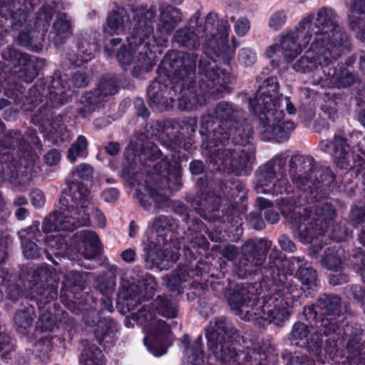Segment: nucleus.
<instances>
[{
	"mask_svg": "<svg viewBox=\"0 0 365 365\" xmlns=\"http://www.w3.org/2000/svg\"><path fill=\"white\" fill-rule=\"evenodd\" d=\"M297 41L302 51L309 48L293 65L297 72L312 73L323 68L325 78H319L317 85L322 88H346L358 84L356 91H365V82L357 80L343 64L334 65L337 59L351 48V38L338 24L335 11L320 8L316 14L310 13L297 25Z\"/></svg>",
	"mask_w": 365,
	"mask_h": 365,
	"instance_id": "obj_1",
	"label": "nucleus"
},
{
	"mask_svg": "<svg viewBox=\"0 0 365 365\" xmlns=\"http://www.w3.org/2000/svg\"><path fill=\"white\" fill-rule=\"evenodd\" d=\"M229 30L227 21H219L217 14L210 12L203 26L197 25L196 30L181 28L173 34L172 43L180 48L197 51L202 46L205 56L198 61L200 91H230V72L220 66L222 61L224 66L230 67L234 57V51L229 46L220 51V46L227 43Z\"/></svg>",
	"mask_w": 365,
	"mask_h": 365,
	"instance_id": "obj_2",
	"label": "nucleus"
},
{
	"mask_svg": "<svg viewBox=\"0 0 365 365\" xmlns=\"http://www.w3.org/2000/svg\"><path fill=\"white\" fill-rule=\"evenodd\" d=\"M41 0H0V17L10 20L13 30L19 31L16 38L19 46L38 53L56 12L64 9L61 1H47L36 13L34 24L29 21V14Z\"/></svg>",
	"mask_w": 365,
	"mask_h": 365,
	"instance_id": "obj_3",
	"label": "nucleus"
},
{
	"mask_svg": "<svg viewBox=\"0 0 365 365\" xmlns=\"http://www.w3.org/2000/svg\"><path fill=\"white\" fill-rule=\"evenodd\" d=\"M155 9L153 7L140 6L133 10L134 27L127 37L128 47L122 44L115 56L121 66L130 65L133 61V52L136 62L133 66V76L139 77L148 73L155 65V40L153 35L155 22Z\"/></svg>",
	"mask_w": 365,
	"mask_h": 365,
	"instance_id": "obj_4",
	"label": "nucleus"
},
{
	"mask_svg": "<svg viewBox=\"0 0 365 365\" xmlns=\"http://www.w3.org/2000/svg\"><path fill=\"white\" fill-rule=\"evenodd\" d=\"M61 210H56L43 220L42 229L44 232L56 230H73L81 225L89 224L88 214L83 217V222L78 221L79 206L86 208L90 203V191L79 182L68 183L67 188L62 192L59 200Z\"/></svg>",
	"mask_w": 365,
	"mask_h": 365,
	"instance_id": "obj_5",
	"label": "nucleus"
},
{
	"mask_svg": "<svg viewBox=\"0 0 365 365\" xmlns=\"http://www.w3.org/2000/svg\"><path fill=\"white\" fill-rule=\"evenodd\" d=\"M289 167L292 182L312 201L324 198L336 186L334 173L327 168L316 170L312 158L294 155Z\"/></svg>",
	"mask_w": 365,
	"mask_h": 365,
	"instance_id": "obj_6",
	"label": "nucleus"
},
{
	"mask_svg": "<svg viewBox=\"0 0 365 365\" xmlns=\"http://www.w3.org/2000/svg\"><path fill=\"white\" fill-rule=\"evenodd\" d=\"M239 336V331L224 318L217 319L207 328L208 349L221 365H247L251 361L252 356L247 354L245 361L240 362V354L235 347Z\"/></svg>",
	"mask_w": 365,
	"mask_h": 365,
	"instance_id": "obj_7",
	"label": "nucleus"
},
{
	"mask_svg": "<svg viewBox=\"0 0 365 365\" xmlns=\"http://www.w3.org/2000/svg\"><path fill=\"white\" fill-rule=\"evenodd\" d=\"M215 119L220 122L217 128L212 130L213 143H224L230 138L236 145H245L250 135L242 128L244 121L242 110L234 105L222 101L214 108Z\"/></svg>",
	"mask_w": 365,
	"mask_h": 365,
	"instance_id": "obj_8",
	"label": "nucleus"
},
{
	"mask_svg": "<svg viewBox=\"0 0 365 365\" xmlns=\"http://www.w3.org/2000/svg\"><path fill=\"white\" fill-rule=\"evenodd\" d=\"M336 215V209L329 203L317 205L314 210L306 208L302 212H294L300 240L309 243L314 239L323 235Z\"/></svg>",
	"mask_w": 365,
	"mask_h": 365,
	"instance_id": "obj_9",
	"label": "nucleus"
},
{
	"mask_svg": "<svg viewBox=\"0 0 365 365\" xmlns=\"http://www.w3.org/2000/svg\"><path fill=\"white\" fill-rule=\"evenodd\" d=\"M3 62L14 76L26 83L32 82L45 66V59L24 53L14 46H7L1 53Z\"/></svg>",
	"mask_w": 365,
	"mask_h": 365,
	"instance_id": "obj_10",
	"label": "nucleus"
},
{
	"mask_svg": "<svg viewBox=\"0 0 365 365\" xmlns=\"http://www.w3.org/2000/svg\"><path fill=\"white\" fill-rule=\"evenodd\" d=\"M199 54L179 51H168L163 61L167 70L178 76L180 88L179 91H197L196 68Z\"/></svg>",
	"mask_w": 365,
	"mask_h": 365,
	"instance_id": "obj_11",
	"label": "nucleus"
},
{
	"mask_svg": "<svg viewBox=\"0 0 365 365\" xmlns=\"http://www.w3.org/2000/svg\"><path fill=\"white\" fill-rule=\"evenodd\" d=\"M272 242L266 238L248 239L240 247V256L236 263L237 274L241 277L256 274L262 268Z\"/></svg>",
	"mask_w": 365,
	"mask_h": 365,
	"instance_id": "obj_12",
	"label": "nucleus"
},
{
	"mask_svg": "<svg viewBox=\"0 0 365 365\" xmlns=\"http://www.w3.org/2000/svg\"><path fill=\"white\" fill-rule=\"evenodd\" d=\"M138 318L143 323L145 332L144 344L155 356H160L166 352L165 342L170 333L169 325L163 320L157 319L145 308L140 309Z\"/></svg>",
	"mask_w": 365,
	"mask_h": 365,
	"instance_id": "obj_13",
	"label": "nucleus"
},
{
	"mask_svg": "<svg viewBox=\"0 0 365 365\" xmlns=\"http://www.w3.org/2000/svg\"><path fill=\"white\" fill-rule=\"evenodd\" d=\"M88 82V74L84 71H78L73 73L71 78L66 74L55 72L48 80L38 78L28 91H71L72 88H86Z\"/></svg>",
	"mask_w": 365,
	"mask_h": 365,
	"instance_id": "obj_14",
	"label": "nucleus"
},
{
	"mask_svg": "<svg viewBox=\"0 0 365 365\" xmlns=\"http://www.w3.org/2000/svg\"><path fill=\"white\" fill-rule=\"evenodd\" d=\"M282 95L272 96L269 93H254L249 97L250 109L258 115L260 128L268 121L279 120L282 116L279 109Z\"/></svg>",
	"mask_w": 365,
	"mask_h": 365,
	"instance_id": "obj_15",
	"label": "nucleus"
},
{
	"mask_svg": "<svg viewBox=\"0 0 365 365\" xmlns=\"http://www.w3.org/2000/svg\"><path fill=\"white\" fill-rule=\"evenodd\" d=\"M230 308L245 320H251L259 313L255 311L256 297L254 287L237 285L227 296Z\"/></svg>",
	"mask_w": 365,
	"mask_h": 365,
	"instance_id": "obj_16",
	"label": "nucleus"
},
{
	"mask_svg": "<svg viewBox=\"0 0 365 365\" xmlns=\"http://www.w3.org/2000/svg\"><path fill=\"white\" fill-rule=\"evenodd\" d=\"M297 26L294 30L288 31L282 37L279 44H274L267 48L265 55L267 58H272L271 63L273 69L279 67V60L274 58L277 54L281 53L284 61L290 63L302 53V48L297 41Z\"/></svg>",
	"mask_w": 365,
	"mask_h": 365,
	"instance_id": "obj_17",
	"label": "nucleus"
},
{
	"mask_svg": "<svg viewBox=\"0 0 365 365\" xmlns=\"http://www.w3.org/2000/svg\"><path fill=\"white\" fill-rule=\"evenodd\" d=\"M50 274L46 267H38L33 270L29 282L32 284L31 289L34 293L39 296V299L44 303L57 298V287L49 284Z\"/></svg>",
	"mask_w": 365,
	"mask_h": 365,
	"instance_id": "obj_18",
	"label": "nucleus"
},
{
	"mask_svg": "<svg viewBox=\"0 0 365 365\" xmlns=\"http://www.w3.org/2000/svg\"><path fill=\"white\" fill-rule=\"evenodd\" d=\"M341 299L336 294H324L316 304L304 307V314L307 319H317V316H340Z\"/></svg>",
	"mask_w": 365,
	"mask_h": 365,
	"instance_id": "obj_19",
	"label": "nucleus"
},
{
	"mask_svg": "<svg viewBox=\"0 0 365 365\" xmlns=\"http://www.w3.org/2000/svg\"><path fill=\"white\" fill-rule=\"evenodd\" d=\"M101 34L97 31H82L78 34V51L83 55L84 61H90L95 58V53L102 48Z\"/></svg>",
	"mask_w": 365,
	"mask_h": 365,
	"instance_id": "obj_20",
	"label": "nucleus"
},
{
	"mask_svg": "<svg viewBox=\"0 0 365 365\" xmlns=\"http://www.w3.org/2000/svg\"><path fill=\"white\" fill-rule=\"evenodd\" d=\"M284 113L282 110V118L274 121H268L261 128V133L264 139L267 140L274 139L279 142L287 138L288 135L294 130L295 125L290 120L284 121Z\"/></svg>",
	"mask_w": 365,
	"mask_h": 365,
	"instance_id": "obj_21",
	"label": "nucleus"
},
{
	"mask_svg": "<svg viewBox=\"0 0 365 365\" xmlns=\"http://www.w3.org/2000/svg\"><path fill=\"white\" fill-rule=\"evenodd\" d=\"M262 317L264 320L277 326L280 325L289 316L287 304L282 297H272L270 302L262 307Z\"/></svg>",
	"mask_w": 365,
	"mask_h": 365,
	"instance_id": "obj_22",
	"label": "nucleus"
},
{
	"mask_svg": "<svg viewBox=\"0 0 365 365\" xmlns=\"http://www.w3.org/2000/svg\"><path fill=\"white\" fill-rule=\"evenodd\" d=\"M332 143L334 145V158L336 165L342 169L354 168L356 156L351 152L346 139L341 135H336Z\"/></svg>",
	"mask_w": 365,
	"mask_h": 365,
	"instance_id": "obj_23",
	"label": "nucleus"
},
{
	"mask_svg": "<svg viewBox=\"0 0 365 365\" xmlns=\"http://www.w3.org/2000/svg\"><path fill=\"white\" fill-rule=\"evenodd\" d=\"M130 23V17L127 10L124 7L116 6L108 14L103 29L110 35L119 34Z\"/></svg>",
	"mask_w": 365,
	"mask_h": 365,
	"instance_id": "obj_24",
	"label": "nucleus"
},
{
	"mask_svg": "<svg viewBox=\"0 0 365 365\" xmlns=\"http://www.w3.org/2000/svg\"><path fill=\"white\" fill-rule=\"evenodd\" d=\"M287 263V260L282 256L281 253L276 248H274L268 257L267 262L264 265H262V268L260 270L262 274L267 278L274 279L282 272L292 274L294 267L290 265L287 271L284 270V266Z\"/></svg>",
	"mask_w": 365,
	"mask_h": 365,
	"instance_id": "obj_25",
	"label": "nucleus"
},
{
	"mask_svg": "<svg viewBox=\"0 0 365 365\" xmlns=\"http://www.w3.org/2000/svg\"><path fill=\"white\" fill-rule=\"evenodd\" d=\"M275 177L274 168L267 170L263 175L264 180H261L260 185L256 187L258 193H272L273 195L289 192L290 187L287 179L282 178L273 182Z\"/></svg>",
	"mask_w": 365,
	"mask_h": 365,
	"instance_id": "obj_26",
	"label": "nucleus"
},
{
	"mask_svg": "<svg viewBox=\"0 0 365 365\" xmlns=\"http://www.w3.org/2000/svg\"><path fill=\"white\" fill-rule=\"evenodd\" d=\"M133 86L130 80L122 74L107 73L102 76L97 83L96 91H119L123 90H133Z\"/></svg>",
	"mask_w": 365,
	"mask_h": 365,
	"instance_id": "obj_27",
	"label": "nucleus"
},
{
	"mask_svg": "<svg viewBox=\"0 0 365 365\" xmlns=\"http://www.w3.org/2000/svg\"><path fill=\"white\" fill-rule=\"evenodd\" d=\"M350 327L344 329V334L349 336L346 349L349 354L347 358L350 365H365V351H361V337L359 334H354L350 331Z\"/></svg>",
	"mask_w": 365,
	"mask_h": 365,
	"instance_id": "obj_28",
	"label": "nucleus"
},
{
	"mask_svg": "<svg viewBox=\"0 0 365 365\" xmlns=\"http://www.w3.org/2000/svg\"><path fill=\"white\" fill-rule=\"evenodd\" d=\"M191 278L190 269L186 266H179L165 278L168 289L171 292L182 294L185 283Z\"/></svg>",
	"mask_w": 365,
	"mask_h": 365,
	"instance_id": "obj_29",
	"label": "nucleus"
},
{
	"mask_svg": "<svg viewBox=\"0 0 365 365\" xmlns=\"http://www.w3.org/2000/svg\"><path fill=\"white\" fill-rule=\"evenodd\" d=\"M304 260V257H292L289 261V265L294 267L296 264L297 265V276L302 285L308 289H313L317 287V271L310 267H303Z\"/></svg>",
	"mask_w": 365,
	"mask_h": 365,
	"instance_id": "obj_30",
	"label": "nucleus"
},
{
	"mask_svg": "<svg viewBox=\"0 0 365 365\" xmlns=\"http://www.w3.org/2000/svg\"><path fill=\"white\" fill-rule=\"evenodd\" d=\"M153 309L161 316L173 319L177 317L178 304L171 296L159 295L153 302Z\"/></svg>",
	"mask_w": 365,
	"mask_h": 365,
	"instance_id": "obj_31",
	"label": "nucleus"
},
{
	"mask_svg": "<svg viewBox=\"0 0 365 365\" xmlns=\"http://www.w3.org/2000/svg\"><path fill=\"white\" fill-rule=\"evenodd\" d=\"M107 96V93H81L78 105L79 113L83 116L90 113L105 101Z\"/></svg>",
	"mask_w": 365,
	"mask_h": 365,
	"instance_id": "obj_32",
	"label": "nucleus"
},
{
	"mask_svg": "<svg viewBox=\"0 0 365 365\" xmlns=\"http://www.w3.org/2000/svg\"><path fill=\"white\" fill-rule=\"evenodd\" d=\"M174 220L172 217L160 215L155 218L153 222V230L156 234V238L163 242H169L173 235Z\"/></svg>",
	"mask_w": 365,
	"mask_h": 365,
	"instance_id": "obj_33",
	"label": "nucleus"
},
{
	"mask_svg": "<svg viewBox=\"0 0 365 365\" xmlns=\"http://www.w3.org/2000/svg\"><path fill=\"white\" fill-rule=\"evenodd\" d=\"M81 239L84 246L83 255L86 259H92L101 252L100 240L96 232L85 230L81 233Z\"/></svg>",
	"mask_w": 365,
	"mask_h": 365,
	"instance_id": "obj_34",
	"label": "nucleus"
},
{
	"mask_svg": "<svg viewBox=\"0 0 365 365\" xmlns=\"http://www.w3.org/2000/svg\"><path fill=\"white\" fill-rule=\"evenodd\" d=\"M53 30L55 34V44H62L64 40L72 34L71 23L66 14H58L53 24Z\"/></svg>",
	"mask_w": 365,
	"mask_h": 365,
	"instance_id": "obj_35",
	"label": "nucleus"
},
{
	"mask_svg": "<svg viewBox=\"0 0 365 365\" xmlns=\"http://www.w3.org/2000/svg\"><path fill=\"white\" fill-rule=\"evenodd\" d=\"M340 316H317V330L322 335L326 336L332 335H339L340 322L338 318Z\"/></svg>",
	"mask_w": 365,
	"mask_h": 365,
	"instance_id": "obj_36",
	"label": "nucleus"
},
{
	"mask_svg": "<svg viewBox=\"0 0 365 365\" xmlns=\"http://www.w3.org/2000/svg\"><path fill=\"white\" fill-rule=\"evenodd\" d=\"M156 241L149 240L146 249L145 260L152 265L161 263L165 257V250H167L166 246L169 242H160L158 238Z\"/></svg>",
	"mask_w": 365,
	"mask_h": 365,
	"instance_id": "obj_37",
	"label": "nucleus"
},
{
	"mask_svg": "<svg viewBox=\"0 0 365 365\" xmlns=\"http://www.w3.org/2000/svg\"><path fill=\"white\" fill-rule=\"evenodd\" d=\"M80 362L81 365H103V355L96 346L86 341Z\"/></svg>",
	"mask_w": 365,
	"mask_h": 365,
	"instance_id": "obj_38",
	"label": "nucleus"
},
{
	"mask_svg": "<svg viewBox=\"0 0 365 365\" xmlns=\"http://www.w3.org/2000/svg\"><path fill=\"white\" fill-rule=\"evenodd\" d=\"M99 344L104 347L110 346L113 341V324L111 322H100L94 330Z\"/></svg>",
	"mask_w": 365,
	"mask_h": 365,
	"instance_id": "obj_39",
	"label": "nucleus"
},
{
	"mask_svg": "<svg viewBox=\"0 0 365 365\" xmlns=\"http://www.w3.org/2000/svg\"><path fill=\"white\" fill-rule=\"evenodd\" d=\"M148 98L150 106L158 112L168 110L174 101L170 93H148Z\"/></svg>",
	"mask_w": 365,
	"mask_h": 365,
	"instance_id": "obj_40",
	"label": "nucleus"
},
{
	"mask_svg": "<svg viewBox=\"0 0 365 365\" xmlns=\"http://www.w3.org/2000/svg\"><path fill=\"white\" fill-rule=\"evenodd\" d=\"M53 349L52 338L46 336L41 338L35 344L36 356L43 363H46L50 359V353Z\"/></svg>",
	"mask_w": 365,
	"mask_h": 365,
	"instance_id": "obj_41",
	"label": "nucleus"
},
{
	"mask_svg": "<svg viewBox=\"0 0 365 365\" xmlns=\"http://www.w3.org/2000/svg\"><path fill=\"white\" fill-rule=\"evenodd\" d=\"M34 319V308L30 307L18 311L14 316V322L19 329L26 330L31 327Z\"/></svg>",
	"mask_w": 365,
	"mask_h": 365,
	"instance_id": "obj_42",
	"label": "nucleus"
},
{
	"mask_svg": "<svg viewBox=\"0 0 365 365\" xmlns=\"http://www.w3.org/2000/svg\"><path fill=\"white\" fill-rule=\"evenodd\" d=\"M161 156V152L155 144L148 142L141 148L140 154L138 156L139 161L144 165H147V160L153 162Z\"/></svg>",
	"mask_w": 365,
	"mask_h": 365,
	"instance_id": "obj_43",
	"label": "nucleus"
},
{
	"mask_svg": "<svg viewBox=\"0 0 365 365\" xmlns=\"http://www.w3.org/2000/svg\"><path fill=\"white\" fill-rule=\"evenodd\" d=\"M88 141L83 135H79L77 140L73 142L68 150V158L74 162L77 158L82 156L86 152Z\"/></svg>",
	"mask_w": 365,
	"mask_h": 365,
	"instance_id": "obj_44",
	"label": "nucleus"
},
{
	"mask_svg": "<svg viewBox=\"0 0 365 365\" xmlns=\"http://www.w3.org/2000/svg\"><path fill=\"white\" fill-rule=\"evenodd\" d=\"M67 251V244L60 241L53 240L48 245V248L46 249L45 253L46 257L49 260H51L54 264H58V262L53 259V255L62 257L66 256Z\"/></svg>",
	"mask_w": 365,
	"mask_h": 365,
	"instance_id": "obj_45",
	"label": "nucleus"
},
{
	"mask_svg": "<svg viewBox=\"0 0 365 365\" xmlns=\"http://www.w3.org/2000/svg\"><path fill=\"white\" fill-rule=\"evenodd\" d=\"M146 91H177L168 76H159L151 81Z\"/></svg>",
	"mask_w": 365,
	"mask_h": 365,
	"instance_id": "obj_46",
	"label": "nucleus"
},
{
	"mask_svg": "<svg viewBox=\"0 0 365 365\" xmlns=\"http://www.w3.org/2000/svg\"><path fill=\"white\" fill-rule=\"evenodd\" d=\"M347 67L357 68L362 73L365 74V51L359 49L348 56L344 62Z\"/></svg>",
	"mask_w": 365,
	"mask_h": 365,
	"instance_id": "obj_47",
	"label": "nucleus"
},
{
	"mask_svg": "<svg viewBox=\"0 0 365 365\" xmlns=\"http://www.w3.org/2000/svg\"><path fill=\"white\" fill-rule=\"evenodd\" d=\"M350 29L356 32V37L365 44V20L355 14L349 16Z\"/></svg>",
	"mask_w": 365,
	"mask_h": 365,
	"instance_id": "obj_48",
	"label": "nucleus"
},
{
	"mask_svg": "<svg viewBox=\"0 0 365 365\" xmlns=\"http://www.w3.org/2000/svg\"><path fill=\"white\" fill-rule=\"evenodd\" d=\"M64 284L68 289L81 291L83 288V274L76 271H71L65 276Z\"/></svg>",
	"mask_w": 365,
	"mask_h": 365,
	"instance_id": "obj_49",
	"label": "nucleus"
},
{
	"mask_svg": "<svg viewBox=\"0 0 365 365\" xmlns=\"http://www.w3.org/2000/svg\"><path fill=\"white\" fill-rule=\"evenodd\" d=\"M322 335L317 330L316 332L311 334L309 339H307V341L304 344V348L309 352L315 355L320 353L322 349L323 340Z\"/></svg>",
	"mask_w": 365,
	"mask_h": 365,
	"instance_id": "obj_50",
	"label": "nucleus"
},
{
	"mask_svg": "<svg viewBox=\"0 0 365 365\" xmlns=\"http://www.w3.org/2000/svg\"><path fill=\"white\" fill-rule=\"evenodd\" d=\"M253 154L247 150H241L235 153V161L232 170H241L247 168L250 163Z\"/></svg>",
	"mask_w": 365,
	"mask_h": 365,
	"instance_id": "obj_51",
	"label": "nucleus"
},
{
	"mask_svg": "<svg viewBox=\"0 0 365 365\" xmlns=\"http://www.w3.org/2000/svg\"><path fill=\"white\" fill-rule=\"evenodd\" d=\"M349 220L354 227L362 224L365 220V207L358 204L354 205L350 209Z\"/></svg>",
	"mask_w": 365,
	"mask_h": 365,
	"instance_id": "obj_52",
	"label": "nucleus"
},
{
	"mask_svg": "<svg viewBox=\"0 0 365 365\" xmlns=\"http://www.w3.org/2000/svg\"><path fill=\"white\" fill-rule=\"evenodd\" d=\"M160 17L178 25L182 21V15L180 9L171 5H167L162 8Z\"/></svg>",
	"mask_w": 365,
	"mask_h": 365,
	"instance_id": "obj_53",
	"label": "nucleus"
},
{
	"mask_svg": "<svg viewBox=\"0 0 365 365\" xmlns=\"http://www.w3.org/2000/svg\"><path fill=\"white\" fill-rule=\"evenodd\" d=\"M286 21L287 14L285 11L277 10L271 14L269 19L268 26L274 31H279L284 26Z\"/></svg>",
	"mask_w": 365,
	"mask_h": 365,
	"instance_id": "obj_54",
	"label": "nucleus"
},
{
	"mask_svg": "<svg viewBox=\"0 0 365 365\" xmlns=\"http://www.w3.org/2000/svg\"><path fill=\"white\" fill-rule=\"evenodd\" d=\"M174 123L182 130H185L187 135H192L196 132L197 127V118L196 116H187L178 121H175Z\"/></svg>",
	"mask_w": 365,
	"mask_h": 365,
	"instance_id": "obj_55",
	"label": "nucleus"
},
{
	"mask_svg": "<svg viewBox=\"0 0 365 365\" xmlns=\"http://www.w3.org/2000/svg\"><path fill=\"white\" fill-rule=\"evenodd\" d=\"M349 234V230L344 222L341 221L333 225L330 233V237L336 242L345 240Z\"/></svg>",
	"mask_w": 365,
	"mask_h": 365,
	"instance_id": "obj_56",
	"label": "nucleus"
},
{
	"mask_svg": "<svg viewBox=\"0 0 365 365\" xmlns=\"http://www.w3.org/2000/svg\"><path fill=\"white\" fill-rule=\"evenodd\" d=\"M309 333L310 330L308 325L298 322L293 325L291 335L294 340L303 341L307 338Z\"/></svg>",
	"mask_w": 365,
	"mask_h": 365,
	"instance_id": "obj_57",
	"label": "nucleus"
},
{
	"mask_svg": "<svg viewBox=\"0 0 365 365\" xmlns=\"http://www.w3.org/2000/svg\"><path fill=\"white\" fill-rule=\"evenodd\" d=\"M215 114L214 111L211 112L210 110H207L201 116V128L202 129H205V131L200 130V134L205 135L207 137H210V139L212 138V132L211 133L209 130L210 127H212L215 123ZM212 142L213 140H211Z\"/></svg>",
	"mask_w": 365,
	"mask_h": 365,
	"instance_id": "obj_58",
	"label": "nucleus"
},
{
	"mask_svg": "<svg viewBox=\"0 0 365 365\" xmlns=\"http://www.w3.org/2000/svg\"><path fill=\"white\" fill-rule=\"evenodd\" d=\"M231 149H222L217 152L218 160L225 168L232 170L235 161V153Z\"/></svg>",
	"mask_w": 365,
	"mask_h": 365,
	"instance_id": "obj_59",
	"label": "nucleus"
},
{
	"mask_svg": "<svg viewBox=\"0 0 365 365\" xmlns=\"http://www.w3.org/2000/svg\"><path fill=\"white\" fill-rule=\"evenodd\" d=\"M191 361L192 365L200 364L203 361L204 353L202 349V337L199 336L191 347Z\"/></svg>",
	"mask_w": 365,
	"mask_h": 365,
	"instance_id": "obj_60",
	"label": "nucleus"
},
{
	"mask_svg": "<svg viewBox=\"0 0 365 365\" xmlns=\"http://www.w3.org/2000/svg\"><path fill=\"white\" fill-rule=\"evenodd\" d=\"M38 324L41 329L51 331L55 326V317L52 313L45 311L40 315Z\"/></svg>",
	"mask_w": 365,
	"mask_h": 365,
	"instance_id": "obj_61",
	"label": "nucleus"
},
{
	"mask_svg": "<svg viewBox=\"0 0 365 365\" xmlns=\"http://www.w3.org/2000/svg\"><path fill=\"white\" fill-rule=\"evenodd\" d=\"M239 61L245 66L253 64L257 59L256 53L250 48H241L239 51Z\"/></svg>",
	"mask_w": 365,
	"mask_h": 365,
	"instance_id": "obj_62",
	"label": "nucleus"
},
{
	"mask_svg": "<svg viewBox=\"0 0 365 365\" xmlns=\"http://www.w3.org/2000/svg\"><path fill=\"white\" fill-rule=\"evenodd\" d=\"M73 174L83 180H88L93 177V168L90 165L81 164L73 171Z\"/></svg>",
	"mask_w": 365,
	"mask_h": 365,
	"instance_id": "obj_63",
	"label": "nucleus"
},
{
	"mask_svg": "<svg viewBox=\"0 0 365 365\" xmlns=\"http://www.w3.org/2000/svg\"><path fill=\"white\" fill-rule=\"evenodd\" d=\"M115 283L112 279L106 277H98L96 280L97 289L103 294H109L114 289Z\"/></svg>",
	"mask_w": 365,
	"mask_h": 365,
	"instance_id": "obj_64",
	"label": "nucleus"
}]
</instances>
